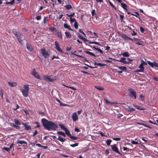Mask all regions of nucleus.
<instances>
[{
  "label": "nucleus",
  "instance_id": "603ef678",
  "mask_svg": "<svg viewBox=\"0 0 158 158\" xmlns=\"http://www.w3.org/2000/svg\"><path fill=\"white\" fill-rule=\"evenodd\" d=\"M74 27L75 28L77 29L78 27V23L77 22H75L74 24Z\"/></svg>",
  "mask_w": 158,
  "mask_h": 158
},
{
  "label": "nucleus",
  "instance_id": "4468645a",
  "mask_svg": "<svg viewBox=\"0 0 158 158\" xmlns=\"http://www.w3.org/2000/svg\"><path fill=\"white\" fill-rule=\"evenodd\" d=\"M126 58L124 57H122L121 58L120 60H118V61L120 62H121L125 64H128L129 62L125 60Z\"/></svg>",
  "mask_w": 158,
  "mask_h": 158
},
{
  "label": "nucleus",
  "instance_id": "4be33fe9",
  "mask_svg": "<svg viewBox=\"0 0 158 158\" xmlns=\"http://www.w3.org/2000/svg\"><path fill=\"white\" fill-rule=\"evenodd\" d=\"M57 133L59 135H61L64 137L66 136V135L64 132L62 131H58Z\"/></svg>",
  "mask_w": 158,
  "mask_h": 158
},
{
  "label": "nucleus",
  "instance_id": "de8ad7c7",
  "mask_svg": "<svg viewBox=\"0 0 158 158\" xmlns=\"http://www.w3.org/2000/svg\"><path fill=\"white\" fill-rule=\"evenodd\" d=\"M70 22L71 23H72L74 22L75 23V22H76L75 19H72V18H70Z\"/></svg>",
  "mask_w": 158,
  "mask_h": 158
},
{
  "label": "nucleus",
  "instance_id": "ea45409f",
  "mask_svg": "<svg viewBox=\"0 0 158 158\" xmlns=\"http://www.w3.org/2000/svg\"><path fill=\"white\" fill-rule=\"evenodd\" d=\"M12 126L13 127L19 130L21 129L20 127L14 124H13Z\"/></svg>",
  "mask_w": 158,
  "mask_h": 158
},
{
  "label": "nucleus",
  "instance_id": "69168bd1",
  "mask_svg": "<svg viewBox=\"0 0 158 158\" xmlns=\"http://www.w3.org/2000/svg\"><path fill=\"white\" fill-rule=\"evenodd\" d=\"M79 31L80 32L82 33V34H84V35H85V33L83 32V31L82 29H79Z\"/></svg>",
  "mask_w": 158,
  "mask_h": 158
},
{
  "label": "nucleus",
  "instance_id": "c9c22d12",
  "mask_svg": "<svg viewBox=\"0 0 158 158\" xmlns=\"http://www.w3.org/2000/svg\"><path fill=\"white\" fill-rule=\"evenodd\" d=\"M134 13H135L136 15H135L133 14H131V15H132L135 16L137 18H138L139 19V18L138 16L139 15V14L137 12H134Z\"/></svg>",
  "mask_w": 158,
  "mask_h": 158
},
{
  "label": "nucleus",
  "instance_id": "a19ab883",
  "mask_svg": "<svg viewBox=\"0 0 158 158\" xmlns=\"http://www.w3.org/2000/svg\"><path fill=\"white\" fill-rule=\"evenodd\" d=\"M143 66V64L141 63L139 67V68L144 71V68Z\"/></svg>",
  "mask_w": 158,
  "mask_h": 158
},
{
  "label": "nucleus",
  "instance_id": "6ab92c4d",
  "mask_svg": "<svg viewBox=\"0 0 158 158\" xmlns=\"http://www.w3.org/2000/svg\"><path fill=\"white\" fill-rule=\"evenodd\" d=\"M64 27L65 28H68L69 30L73 31L70 26L68 25L67 24L64 23Z\"/></svg>",
  "mask_w": 158,
  "mask_h": 158
},
{
  "label": "nucleus",
  "instance_id": "7c9ffc66",
  "mask_svg": "<svg viewBox=\"0 0 158 158\" xmlns=\"http://www.w3.org/2000/svg\"><path fill=\"white\" fill-rule=\"evenodd\" d=\"M118 68L119 69H120L124 71H126L127 70V68L125 66H121L120 67H118Z\"/></svg>",
  "mask_w": 158,
  "mask_h": 158
},
{
  "label": "nucleus",
  "instance_id": "20e7f679",
  "mask_svg": "<svg viewBox=\"0 0 158 158\" xmlns=\"http://www.w3.org/2000/svg\"><path fill=\"white\" fill-rule=\"evenodd\" d=\"M40 51L43 56L45 59L49 56V54L48 53V52L46 51L45 48L41 49Z\"/></svg>",
  "mask_w": 158,
  "mask_h": 158
},
{
  "label": "nucleus",
  "instance_id": "a211bd4d",
  "mask_svg": "<svg viewBox=\"0 0 158 158\" xmlns=\"http://www.w3.org/2000/svg\"><path fill=\"white\" fill-rule=\"evenodd\" d=\"M72 54L73 55H75V56H79V57H81L82 58V60L84 61V60H85L86 62H88V60L85 59L84 57L83 56H81V55H77V54H74L73 53H72Z\"/></svg>",
  "mask_w": 158,
  "mask_h": 158
},
{
  "label": "nucleus",
  "instance_id": "9b49d317",
  "mask_svg": "<svg viewBox=\"0 0 158 158\" xmlns=\"http://www.w3.org/2000/svg\"><path fill=\"white\" fill-rule=\"evenodd\" d=\"M125 110L127 112H131L132 111L135 110V109L131 107L128 106H127L125 108Z\"/></svg>",
  "mask_w": 158,
  "mask_h": 158
},
{
  "label": "nucleus",
  "instance_id": "dca6fc26",
  "mask_svg": "<svg viewBox=\"0 0 158 158\" xmlns=\"http://www.w3.org/2000/svg\"><path fill=\"white\" fill-rule=\"evenodd\" d=\"M8 83L9 85L11 87L15 86L17 85V83L14 82H10V81H8Z\"/></svg>",
  "mask_w": 158,
  "mask_h": 158
},
{
  "label": "nucleus",
  "instance_id": "338daca9",
  "mask_svg": "<svg viewBox=\"0 0 158 158\" xmlns=\"http://www.w3.org/2000/svg\"><path fill=\"white\" fill-rule=\"evenodd\" d=\"M18 41L20 44H22V40H21V38L18 39Z\"/></svg>",
  "mask_w": 158,
  "mask_h": 158
},
{
  "label": "nucleus",
  "instance_id": "0eeeda50",
  "mask_svg": "<svg viewBox=\"0 0 158 158\" xmlns=\"http://www.w3.org/2000/svg\"><path fill=\"white\" fill-rule=\"evenodd\" d=\"M72 118L73 122H75L78 119V115L76 112H75L73 114Z\"/></svg>",
  "mask_w": 158,
  "mask_h": 158
},
{
  "label": "nucleus",
  "instance_id": "2f4dec72",
  "mask_svg": "<svg viewBox=\"0 0 158 158\" xmlns=\"http://www.w3.org/2000/svg\"><path fill=\"white\" fill-rule=\"evenodd\" d=\"M122 55L125 57H128L129 56V53L127 52H125L122 54Z\"/></svg>",
  "mask_w": 158,
  "mask_h": 158
},
{
  "label": "nucleus",
  "instance_id": "c03bdc74",
  "mask_svg": "<svg viewBox=\"0 0 158 158\" xmlns=\"http://www.w3.org/2000/svg\"><path fill=\"white\" fill-rule=\"evenodd\" d=\"M75 13L73 12V13H71L70 15H69L68 14H67L66 15L69 17L72 18V17L74 15Z\"/></svg>",
  "mask_w": 158,
  "mask_h": 158
},
{
  "label": "nucleus",
  "instance_id": "4c0bfd02",
  "mask_svg": "<svg viewBox=\"0 0 158 158\" xmlns=\"http://www.w3.org/2000/svg\"><path fill=\"white\" fill-rule=\"evenodd\" d=\"M112 142V140L110 139H107L106 141V143L107 145L109 146Z\"/></svg>",
  "mask_w": 158,
  "mask_h": 158
},
{
  "label": "nucleus",
  "instance_id": "774afa93",
  "mask_svg": "<svg viewBox=\"0 0 158 158\" xmlns=\"http://www.w3.org/2000/svg\"><path fill=\"white\" fill-rule=\"evenodd\" d=\"M133 33H131V35H133V36H134V35H137V34L136 32H135L134 31V30H133Z\"/></svg>",
  "mask_w": 158,
  "mask_h": 158
},
{
  "label": "nucleus",
  "instance_id": "a878e982",
  "mask_svg": "<svg viewBox=\"0 0 158 158\" xmlns=\"http://www.w3.org/2000/svg\"><path fill=\"white\" fill-rule=\"evenodd\" d=\"M64 7L68 10H70L72 8V6L70 4L66 5Z\"/></svg>",
  "mask_w": 158,
  "mask_h": 158
},
{
  "label": "nucleus",
  "instance_id": "e433bc0d",
  "mask_svg": "<svg viewBox=\"0 0 158 158\" xmlns=\"http://www.w3.org/2000/svg\"><path fill=\"white\" fill-rule=\"evenodd\" d=\"M148 63L153 68L154 67V62H151L149 61H148Z\"/></svg>",
  "mask_w": 158,
  "mask_h": 158
},
{
  "label": "nucleus",
  "instance_id": "49530a36",
  "mask_svg": "<svg viewBox=\"0 0 158 158\" xmlns=\"http://www.w3.org/2000/svg\"><path fill=\"white\" fill-rule=\"evenodd\" d=\"M3 149L6 151L8 152H9L10 150V148H9L5 147L3 148Z\"/></svg>",
  "mask_w": 158,
  "mask_h": 158
},
{
  "label": "nucleus",
  "instance_id": "b1692460",
  "mask_svg": "<svg viewBox=\"0 0 158 158\" xmlns=\"http://www.w3.org/2000/svg\"><path fill=\"white\" fill-rule=\"evenodd\" d=\"M65 33L67 38H70L71 37V35L70 33L69 32L65 31Z\"/></svg>",
  "mask_w": 158,
  "mask_h": 158
},
{
  "label": "nucleus",
  "instance_id": "473e14b6",
  "mask_svg": "<svg viewBox=\"0 0 158 158\" xmlns=\"http://www.w3.org/2000/svg\"><path fill=\"white\" fill-rule=\"evenodd\" d=\"M59 125L60 126V128L64 131H65L67 129V128L65 127L64 125L60 124Z\"/></svg>",
  "mask_w": 158,
  "mask_h": 158
},
{
  "label": "nucleus",
  "instance_id": "4d7b16f0",
  "mask_svg": "<svg viewBox=\"0 0 158 158\" xmlns=\"http://www.w3.org/2000/svg\"><path fill=\"white\" fill-rule=\"evenodd\" d=\"M120 19L121 20V22L122 21V20L123 19L124 16L123 15H120Z\"/></svg>",
  "mask_w": 158,
  "mask_h": 158
},
{
  "label": "nucleus",
  "instance_id": "5fc2aeb1",
  "mask_svg": "<svg viewBox=\"0 0 158 158\" xmlns=\"http://www.w3.org/2000/svg\"><path fill=\"white\" fill-rule=\"evenodd\" d=\"M113 139L115 141H119L121 139L120 138H113Z\"/></svg>",
  "mask_w": 158,
  "mask_h": 158
},
{
  "label": "nucleus",
  "instance_id": "79ce46f5",
  "mask_svg": "<svg viewBox=\"0 0 158 158\" xmlns=\"http://www.w3.org/2000/svg\"><path fill=\"white\" fill-rule=\"evenodd\" d=\"M79 144L78 143H76L74 144H70V146L74 148L77 146Z\"/></svg>",
  "mask_w": 158,
  "mask_h": 158
},
{
  "label": "nucleus",
  "instance_id": "f8f14e48",
  "mask_svg": "<svg viewBox=\"0 0 158 158\" xmlns=\"http://www.w3.org/2000/svg\"><path fill=\"white\" fill-rule=\"evenodd\" d=\"M22 124L25 127L24 129L28 131L31 129L30 126H28L26 123H22Z\"/></svg>",
  "mask_w": 158,
  "mask_h": 158
},
{
  "label": "nucleus",
  "instance_id": "3c124183",
  "mask_svg": "<svg viewBox=\"0 0 158 158\" xmlns=\"http://www.w3.org/2000/svg\"><path fill=\"white\" fill-rule=\"evenodd\" d=\"M131 143L133 144H138V143L137 141H135L134 140L131 141Z\"/></svg>",
  "mask_w": 158,
  "mask_h": 158
},
{
  "label": "nucleus",
  "instance_id": "c756f323",
  "mask_svg": "<svg viewBox=\"0 0 158 158\" xmlns=\"http://www.w3.org/2000/svg\"><path fill=\"white\" fill-rule=\"evenodd\" d=\"M137 124L139 125H141L145 127H148L149 128L151 129L152 128V127H150V126H149L145 124H144V123H137Z\"/></svg>",
  "mask_w": 158,
  "mask_h": 158
},
{
  "label": "nucleus",
  "instance_id": "864d4df0",
  "mask_svg": "<svg viewBox=\"0 0 158 158\" xmlns=\"http://www.w3.org/2000/svg\"><path fill=\"white\" fill-rule=\"evenodd\" d=\"M139 97L141 98V99L142 101H143L144 99V96L142 94H141L140 95Z\"/></svg>",
  "mask_w": 158,
  "mask_h": 158
},
{
  "label": "nucleus",
  "instance_id": "1a4fd4ad",
  "mask_svg": "<svg viewBox=\"0 0 158 158\" xmlns=\"http://www.w3.org/2000/svg\"><path fill=\"white\" fill-rule=\"evenodd\" d=\"M31 74L36 78L40 79V76L39 75L37 72L35 71L34 69H33V72L31 73Z\"/></svg>",
  "mask_w": 158,
  "mask_h": 158
},
{
  "label": "nucleus",
  "instance_id": "412c9836",
  "mask_svg": "<svg viewBox=\"0 0 158 158\" xmlns=\"http://www.w3.org/2000/svg\"><path fill=\"white\" fill-rule=\"evenodd\" d=\"M121 4L122 8L126 10H127V6L126 4L121 3Z\"/></svg>",
  "mask_w": 158,
  "mask_h": 158
},
{
  "label": "nucleus",
  "instance_id": "bb28decb",
  "mask_svg": "<svg viewBox=\"0 0 158 158\" xmlns=\"http://www.w3.org/2000/svg\"><path fill=\"white\" fill-rule=\"evenodd\" d=\"M14 121L15 124L17 125H20L21 123L19 121V120L17 119H14Z\"/></svg>",
  "mask_w": 158,
  "mask_h": 158
},
{
  "label": "nucleus",
  "instance_id": "09e8293b",
  "mask_svg": "<svg viewBox=\"0 0 158 158\" xmlns=\"http://www.w3.org/2000/svg\"><path fill=\"white\" fill-rule=\"evenodd\" d=\"M109 3L110 5V6L113 7L115 10H116V7L115 6L111 3V2L110 1H109Z\"/></svg>",
  "mask_w": 158,
  "mask_h": 158
},
{
  "label": "nucleus",
  "instance_id": "72a5a7b5",
  "mask_svg": "<svg viewBox=\"0 0 158 158\" xmlns=\"http://www.w3.org/2000/svg\"><path fill=\"white\" fill-rule=\"evenodd\" d=\"M65 133L68 136H69V137H70V135H70V131H68L67 129H66V130H65Z\"/></svg>",
  "mask_w": 158,
  "mask_h": 158
},
{
  "label": "nucleus",
  "instance_id": "f3484780",
  "mask_svg": "<svg viewBox=\"0 0 158 158\" xmlns=\"http://www.w3.org/2000/svg\"><path fill=\"white\" fill-rule=\"evenodd\" d=\"M104 100L105 101V102L106 104L107 105H109V104H110V105H114V104H115L116 103L114 102H110L108 101L105 98L104 99Z\"/></svg>",
  "mask_w": 158,
  "mask_h": 158
},
{
  "label": "nucleus",
  "instance_id": "052dcab7",
  "mask_svg": "<svg viewBox=\"0 0 158 158\" xmlns=\"http://www.w3.org/2000/svg\"><path fill=\"white\" fill-rule=\"evenodd\" d=\"M140 30L142 33H143L144 31V28L142 27H140Z\"/></svg>",
  "mask_w": 158,
  "mask_h": 158
},
{
  "label": "nucleus",
  "instance_id": "680f3d73",
  "mask_svg": "<svg viewBox=\"0 0 158 158\" xmlns=\"http://www.w3.org/2000/svg\"><path fill=\"white\" fill-rule=\"evenodd\" d=\"M38 133V132L37 131V130H35L34 133H33V135H32V136H35V135H37V134Z\"/></svg>",
  "mask_w": 158,
  "mask_h": 158
},
{
  "label": "nucleus",
  "instance_id": "393cba45",
  "mask_svg": "<svg viewBox=\"0 0 158 158\" xmlns=\"http://www.w3.org/2000/svg\"><path fill=\"white\" fill-rule=\"evenodd\" d=\"M122 37L125 39V40H129V37H128L126 35L124 34H123L121 36Z\"/></svg>",
  "mask_w": 158,
  "mask_h": 158
},
{
  "label": "nucleus",
  "instance_id": "39448f33",
  "mask_svg": "<svg viewBox=\"0 0 158 158\" xmlns=\"http://www.w3.org/2000/svg\"><path fill=\"white\" fill-rule=\"evenodd\" d=\"M110 147L112 150L118 154L119 155H121L119 152L118 151L117 147L116 146V144H114L113 145H110Z\"/></svg>",
  "mask_w": 158,
  "mask_h": 158
},
{
  "label": "nucleus",
  "instance_id": "8fccbe9b",
  "mask_svg": "<svg viewBox=\"0 0 158 158\" xmlns=\"http://www.w3.org/2000/svg\"><path fill=\"white\" fill-rule=\"evenodd\" d=\"M35 19H36L37 20H40L41 19V15H39V16H37L35 18Z\"/></svg>",
  "mask_w": 158,
  "mask_h": 158
},
{
  "label": "nucleus",
  "instance_id": "f257e3e1",
  "mask_svg": "<svg viewBox=\"0 0 158 158\" xmlns=\"http://www.w3.org/2000/svg\"><path fill=\"white\" fill-rule=\"evenodd\" d=\"M41 122L44 127L48 131H56L58 128L56 124L45 118L42 119Z\"/></svg>",
  "mask_w": 158,
  "mask_h": 158
},
{
  "label": "nucleus",
  "instance_id": "aec40b11",
  "mask_svg": "<svg viewBox=\"0 0 158 158\" xmlns=\"http://www.w3.org/2000/svg\"><path fill=\"white\" fill-rule=\"evenodd\" d=\"M44 24L46 25L47 24V21H48V16H44Z\"/></svg>",
  "mask_w": 158,
  "mask_h": 158
},
{
  "label": "nucleus",
  "instance_id": "37998d69",
  "mask_svg": "<svg viewBox=\"0 0 158 158\" xmlns=\"http://www.w3.org/2000/svg\"><path fill=\"white\" fill-rule=\"evenodd\" d=\"M69 137L73 140H76L78 139V138L75 136H72V135H71Z\"/></svg>",
  "mask_w": 158,
  "mask_h": 158
},
{
  "label": "nucleus",
  "instance_id": "7ed1b4c3",
  "mask_svg": "<svg viewBox=\"0 0 158 158\" xmlns=\"http://www.w3.org/2000/svg\"><path fill=\"white\" fill-rule=\"evenodd\" d=\"M24 89H21L23 95L25 97H27L28 95L29 87L28 85H24Z\"/></svg>",
  "mask_w": 158,
  "mask_h": 158
},
{
  "label": "nucleus",
  "instance_id": "13d9d810",
  "mask_svg": "<svg viewBox=\"0 0 158 158\" xmlns=\"http://www.w3.org/2000/svg\"><path fill=\"white\" fill-rule=\"evenodd\" d=\"M106 65V64H102L101 63H98V65H99V66H101V67L103 66H104Z\"/></svg>",
  "mask_w": 158,
  "mask_h": 158
},
{
  "label": "nucleus",
  "instance_id": "5701e85b",
  "mask_svg": "<svg viewBox=\"0 0 158 158\" xmlns=\"http://www.w3.org/2000/svg\"><path fill=\"white\" fill-rule=\"evenodd\" d=\"M56 34H57L58 37L61 39H62V35L60 31H58L57 32Z\"/></svg>",
  "mask_w": 158,
  "mask_h": 158
},
{
  "label": "nucleus",
  "instance_id": "9d476101",
  "mask_svg": "<svg viewBox=\"0 0 158 158\" xmlns=\"http://www.w3.org/2000/svg\"><path fill=\"white\" fill-rule=\"evenodd\" d=\"M26 45L27 49L30 52H31L33 50V47L28 43L27 42L26 43Z\"/></svg>",
  "mask_w": 158,
  "mask_h": 158
},
{
  "label": "nucleus",
  "instance_id": "2eb2a0df",
  "mask_svg": "<svg viewBox=\"0 0 158 158\" xmlns=\"http://www.w3.org/2000/svg\"><path fill=\"white\" fill-rule=\"evenodd\" d=\"M17 143H19L20 144H27V142L25 141H24V140H18L16 142Z\"/></svg>",
  "mask_w": 158,
  "mask_h": 158
},
{
  "label": "nucleus",
  "instance_id": "c85d7f7f",
  "mask_svg": "<svg viewBox=\"0 0 158 158\" xmlns=\"http://www.w3.org/2000/svg\"><path fill=\"white\" fill-rule=\"evenodd\" d=\"M85 52L89 55L91 56H93L94 57H96V56L93 53L87 51H85Z\"/></svg>",
  "mask_w": 158,
  "mask_h": 158
},
{
  "label": "nucleus",
  "instance_id": "ddd939ff",
  "mask_svg": "<svg viewBox=\"0 0 158 158\" xmlns=\"http://www.w3.org/2000/svg\"><path fill=\"white\" fill-rule=\"evenodd\" d=\"M51 76H44V79L46 81H49L52 82L54 81V79H53L51 78L50 77Z\"/></svg>",
  "mask_w": 158,
  "mask_h": 158
},
{
  "label": "nucleus",
  "instance_id": "e2e57ef3",
  "mask_svg": "<svg viewBox=\"0 0 158 158\" xmlns=\"http://www.w3.org/2000/svg\"><path fill=\"white\" fill-rule=\"evenodd\" d=\"M143 71H144L143 70H142L141 69H137L135 71V72H143Z\"/></svg>",
  "mask_w": 158,
  "mask_h": 158
},
{
  "label": "nucleus",
  "instance_id": "cd10ccee",
  "mask_svg": "<svg viewBox=\"0 0 158 158\" xmlns=\"http://www.w3.org/2000/svg\"><path fill=\"white\" fill-rule=\"evenodd\" d=\"M95 87L100 91L103 90L104 89V88L102 87H100L98 86H95Z\"/></svg>",
  "mask_w": 158,
  "mask_h": 158
},
{
  "label": "nucleus",
  "instance_id": "a18cd8bd",
  "mask_svg": "<svg viewBox=\"0 0 158 158\" xmlns=\"http://www.w3.org/2000/svg\"><path fill=\"white\" fill-rule=\"evenodd\" d=\"M123 150L124 151H126L127 152H129L131 151V149H129L125 147H123Z\"/></svg>",
  "mask_w": 158,
  "mask_h": 158
},
{
  "label": "nucleus",
  "instance_id": "423d86ee",
  "mask_svg": "<svg viewBox=\"0 0 158 158\" xmlns=\"http://www.w3.org/2000/svg\"><path fill=\"white\" fill-rule=\"evenodd\" d=\"M55 43L56 46L55 48L57 50V51H59L60 53H63V52L62 50L60 48L59 44L58 43L57 41H55Z\"/></svg>",
  "mask_w": 158,
  "mask_h": 158
},
{
  "label": "nucleus",
  "instance_id": "58836bf2",
  "mask_svg": "<svg viewBox=\"0 0 158 158\" xmlns=\"http://www.w3.org/2000/svg\"><path fill=\"white\" fill-rule=\"evenodd\" d=\"M63 85L65 86L66 87H69V88L72 89L73 90H77V89L76 88L74 87L73 86H66L64 85Z\"/></svg>",
  "mask_w": 158,
  "mask_h": 158
},
{
  "label": "nucleus",
  "instance_id": "6e6552de",
  "mask_svg": "<svg viewBox=\"0 0 158 158\" xmlns=\"http://www.w3.org/2000/svg\"><path fill=\"white\" fill-rule=\"evenodd\" d=\"M52 137L54 139H57V140L62 142H64L66 141V139H65L62 138L60 136H59L57 138L56 136L55 135H53Z\"/></svg>",
  "mask_w": 158,
  "mask_h": 158
},
{
  "label": "nucleus",
  "instance_id": "6e6d98bb",
  "mask_svg": "<svg viewBox=\"0 0 158 158\" xmlns=\"http://www.w3.org/2000/svg\"><path fill=\"white\" fill-rule=\"evenodd\" d=\"M15 36L18 39L21 38V35L20 33L17 34L15 35Z\"/></svg>",
  "mask_w": 158,
  "mask_h": 158
},
{
  "label": "nucleus",
  "instance_id": "0e129e2a",
  "mask_svg": "<svg viewBox=\"0 0 158 158\" xmlns=\"http://www.w3.org/2000/svg\"><path fill=\"white\" fill-rule=\"evenodd\" d=\"M74 131H76L77 132H79L80 131V129L77 127L75 128L74 129Z\"/></svg>",
  "mask_w": 158,
  "mask_h": 158
},
{
  "label": "nucleus",
  "instance_id": "f704fd0d",
  "mask_svg": "<svg viewBox=\"0 0 158 158\" xmlns=\"http://www.w3.org/2000/svg\"><path fill=\"white\" fill-rule=\"evenodd\" d=\"M15 0H12V1L10 2H5V3L6 4H10L12 5L15 3Z\"/></svg>",
  "mask_w": 158,
  "mask_h": 158
},
{
  "label": "nucleus",
  "instance_id": "bf43d9fd",
  "mask_svg": "<svg viewBox=\"0 0 158 158\" xmlns=\"http://www.w3.org/2000/svg\"><path fill=\"white\" fill-rule=\"evenodd\" d=\"M54 58H56V59H60V58L59 56H55V55H53L52 56V60H53V59H54Z\"/></svg>",
  "mask_w": 158,
  "mask_h": 158
},
{
  "label": "nucleus",
  "instance_id": "f03ea898",
  "mask_svg": "<svg viewBox=\"0 0 158 158\" xmlns=\"http://www.w3.org/2000/svg\"><path fill=\"white\" fill-rule=\"evenodd\" d=\"M128 95L130 97L133 99H136V94L134 89L132 88H129L128 89Z\"/></svg>",
  "mask_w": 158,
  "mask_h": 158
}]
</instances>
